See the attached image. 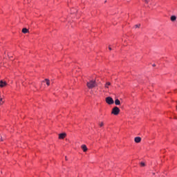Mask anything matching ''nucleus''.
Masks as SVG:
<instances>
[{
	"mask_svg": "<svg viewBox=\"0 0 177 177\" xmlns=\"http://www.w3.org/2000/svg\"><path fill=\"white\" fill-rule=\"evenodd\" d=\"M95 86H96L95 81L91 80L87 82V87L88 89H93V88H95Z\"/></svg>",
	"mask_w": 177,
	"mask_h": 177,
	"instance_id": "nucleus-1",
	"label": "nucleus"
},
{
	"mask_svg": "<svg viewBox=\"0 0 177 177\" xmlns=\"http://www.w3.org/2000/svg\"><path fill=\"white\" fill-rule=\"evenodd\" d=\"M111 114H113L114 115H118V114H120V108L117 106L113 108Z\"/></svg>",
	"mask_w": 177,
	"mask_h": 177,
	"instance_id": "nucleus-2",
	"label": "nucleus"
},
{
	"mask_svg": "<svg viewBox=\"0 0 177 177\" xmlns=\"http://www.w3.org/2000/svg\"><path fill=\"white\" fill-rule=\"evenodd\" d=\"M105 100L108 104H114V100L111 97H107Z\"/></svg>",
	"mask_w": 177,
	"mask_h": 177,
	"instance_id": "nucleus-3",
	"label": "nucleus"
},
{
	"mask_svg": "<svg viewBox=\"0 0 177 177\" xmlns=\"http://www.w3.org/2000/svg\"><path fill=\"white\" fill-rule=\"evenodd\" d=\"M67 136V134L66 133H62L59 135V139H64Z\"/></svg>",
	"mask_w": 177,
	"mask_h": 177,
	"instance_id": "nucleus-4",
	"label": "nucleus"
},
{
	"mask_svg": "<svg viewBox=\"0 0 177 177\" xmlns=\"http://www.w3.org/2000/svg\"><path fill=\"white\" fill-rule=\"evenodd\" d=\"M6 86V82H3V80L0 81V88H3Z\"/></svg>",
	"mask_w": 177,
	"mask_h": 177,
	"instance_id": "nucleus-5",
	"label": "nucleus"
},
{
	"mask_svg": "<svg viewBox=\"0 0 177 177\" xmlns=\"http://www.w3.org/2000/svg\"><path fill=\"white\" fill-rule=\"evenodd\" d=\"M136 143H140L142 138L140 137H136L134 138Z\"/></svg>",
	"mask_w": 177,
	"mask_h": 177,
	"instance_id": "nucleus-6",
	"label": "nucleus"
},
{
	"mask_svg": "<svg viewBox=\"0 0 177 177\" xmlns=\"http://www.w3.org/2000/svg\"><path fill=\"white\" fill-rule=\"evenodd\" d=\"M82 149L84 152L88 151V147H86V145H82Z\"/></svg>",
	"mask_w": 177,
	"mask_h": 177,
	"instance_id": "nucleus-7",
	"label": "nucleus"
},
{
	"mask_svg": "<svg viewBox=\"0 0 177 177\" xmlns=\"http://www.w3.org/2000/svg\"><path fill=\"white\" fill-rule=\"evenodd\" d=\"M115 104L116 106H120V105L121 104V102H120V100L116 99V100H115Z\"/></svg>",
	"mask_w": 177,
	"mask_h": 177,
	"instance_id": "nucleus-8",
	"label": "nucleus"
},
{
	"mask_svg": "<svg viewBox=\"0 0 177 177\" xmlns=\"http://www.w3.org/2000/svg\"><path fill=\"white\" fill-rule=\"evenodd\" d=\"M46 81V85H48V86H49L50 85V82L48 79H45L44 81H43V82H44Z\"/></svg>",
	"mask_w": 177,
	"mask_h": 177,
	"instance_id": "nucleus-9",
	"label": "nucleus"
},
{
	"mask_svg": "<svg viewBox=\"0 0 177 177\" xmlns=\"http://www.w3.org/2000/svg\"><path fill=\"white\" fill-rule=\"evenodd\" d=\"M22 32H23L24 34H27V32H28V29H27V28H23V29H22Z\"/></svg>",
	"mask_w": 177,
	"mask_h": 177,
	"instance_id": "nucleus-10",
	"label": "nucleus"
},
{
	"mask_svg": "<svg viewBox=\"0 0 177 177\" xmlns=\"http://www.w3.org/2000/svg\"><path fill=\"white\" fill-rule=\"evenodd\" d=\"M176 20V17L175 15H173L171 17V21H175Z\"/></svg>",
	"mask_w": 177,
	"mask_h": 177,
	"instance_id": "nucleus-11",
	"label": "nucleus"
},
{
	"mask_svg": "<svg viewBox=\"0 0 177 177\" xmlns=\"http://www.w3.org/2000/svg\"><path fill=\"white\" fill-rule=\"evenodd\" d=\"M110 85H111V83H110V82H107L105 84V88H109V86H110Z\"/></svg>",
	"mask_w": 177,
	"mask_h": 177,
	"instance_id": "nucleus-12",
	"label": "nucleus"
},
{
	"mask_svg": "<svg viewBox=\"0 0 177 177\" xmlns=\"http://www.w3.org/2000/svg\"><path fill=\"white\" fill-rule=\"evenodd\" d=\"M3 103H4L3 99L2 97H1L0 98V105L3 104Z\"/></svg>",
	"mask_w": 177,
	"mask_h": 177,
	"instance_id": "nucleus-13",
	"label": "nucleus"
},
{
	"mask_svg": "<svg viewBox=\"0 0 177 177\" xmlns=\"http://www.w3.org/2000/svg\"><path fill=\"white\" fill-rule=\"evenodd\" d=\"M140 165H141V167H145L146 165L145 164V162H141Z\"/></svg>",
	"mask_w": 177,
	"mask_h": 177,
	"instance_id": "nucleus-14",
	"label": "nucleus"
},
{
	"mask_svg": "<svg viewBox=\"0 0 177 177\" xmlns=\"http://www.w3.org/2000/svg\"><path fill=\"white\" fill-rule=\"evenodd\" d=\"M135 27H136V28H139L140 27V24L136 25Z\"/></svg>",
	"mask_w": 177,
	"mask_h": 177,
	"instance_id": "nucleus-15",
	"label": "nucleus"
},
{
	"mask_svg": "<svg viewBox=\"0 0 177 177\" xmlns=\"http://www.w3.org/2000/svg\"><path fill=\"white\" fill-rule=\"evenodd\" d=\"M104 125V123L103 122L100 123V127H103Z\"/></svg>",
	"mask_w": 177,
	"mask_h": 177,
	"instance_id": "nucleus-16",
	"label": "nucleus"
},
{
	"mask_svg": "<svg viewBox=\"0 0 177 177\" xmlns=\"http://www.w3.org/2000/svg\"><path fill=\"white\" fill-rule=\"evenodd\" d=\"M145 3H149V1L148 0H145Z\"/></svg>",
	"mask_w": 177,
	"mask_h": 177,
	"instance_id": "nucleus-17",
	"label": "nucleus"
},
{
	"mask_svg": "<svg viewBox=\"0 0 177 177\" xmlns=\"http://www.w3.org/2000/svg\"><path fill=\"white\" fill-rule=\"evenodd\" d=\"M2 140H3L2 139V136H0V141L2 142Z\"/></svg>",
	"mask_w": 177,
	"mask_h": 177,
	"instance_id": "nucleus-18",
	"label": "nucleus"
},
{
	"mask_svg": "<svg viewBox=\"0 0 177 177\" xmlns=\"http://www.w3.org/2000/svg\"><path fill=\"white\" fill-rule=\"evenodd\" d=\"M109 50H111V47H109Z\"/></svg>",
	"mask_w": 177,
	"mask_h": 177,
	"instance_id": "nucleus-19",
	"label": "nucleus"
},
{
	"mask_svg": "<svg viewBox=\"0 0 177 177\" xmlns=\"http://www.w3.org/2000/svg\"><path fill=\"white\" fill-rule=\"evenodd\" d=\"M153 67H156V64H153Z\"/></svg>",
	"mask_w": 177,
	"mask_h": 177,
	"instance_id": "nucleus-20",
	"label": "nucleus"
},
{
	"mask_svg": "<svg viewBox=\"0 0 177 177\" xmlns=\"http://www.w3.org/2000/svg\"><path fill=\"white\" fill-rule=\"evenodd\" d=\"M65 158H66V160H67V157H66Z\"/></svg>",
	"mask_w": 177,
	"mask_h": 177,
	"instance_id": "nucleus-21",
	"label": "nucleus"
}]
</instances>
